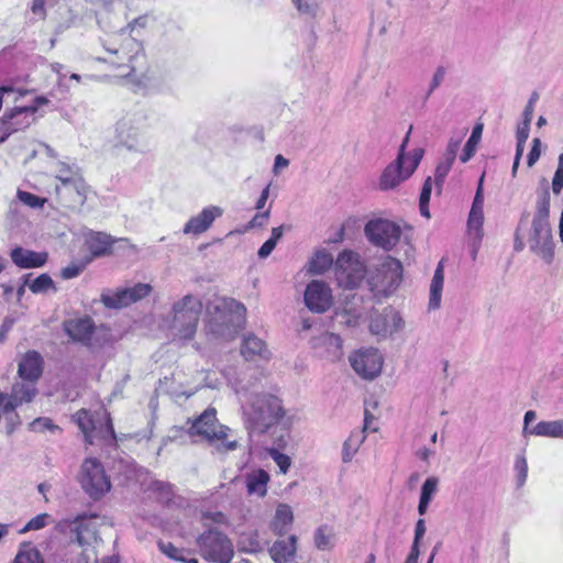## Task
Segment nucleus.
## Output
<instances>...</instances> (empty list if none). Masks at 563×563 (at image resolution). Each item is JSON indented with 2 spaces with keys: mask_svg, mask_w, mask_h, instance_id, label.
<instances>
[{
  "mask_svg": "<svg viewBox=\"0 0 563 563\" xmlns=\"http://www.w3.org/2000/svg\"><path fill=\"white\" fill-rule=\"evenodd\" d=\"M43 373V358L36 351H29L19 362V380L13 385L14 397L32 401L37 394L36 384Z\"/></svg>",
  "mask_w": 563,
  "mask_h": 563,
  "instance_id": "6",
  "label": "nucleus"
},
{
  "mask_svg": "<svg viewBox=\"0 0 563 563\" xmlns=\"http://www.w3.org/2000/svg\"><path fill=\"white\" fill-rule=\"evenodd\" d=\"M294 514L290 506L279 504L276 508L274 520L272 521V530L277 536H283L287 531V527L292 523Z\"/></svg>",
  "mask_w": 563,
  "mask_h": 563,
  "instance_id": "28",
  "label": "nucleus"
},
{
  "mask_svg": "<svg viewBox=\"0 0 563 563\" xmlns=\"http://www.w3.org/2000/svg\"><path fill=\"white\" fill-rule=\"evenodd\" d=\"M407 143H401L397 158L390 163L379 178V189L389 190L408 179L417 169L424 151L416 147L407 151Z\"/></svg>",
  "mask_w": 563,
  "mask_h": 563,
  "instance_id": "4",
  "label": "nucleus"
},
{
  "mask_svg": "<svg viewBox=\"0 0 563 563\" xmlns=\"http://www.w3.org/2000/svg\"><path fill=\"white\" fill-rule=\"evenodd\" d=\"M48 515L41 514L32 518L21 530L20 533H25L31 530H40L46 526Z\"/></svg>",
  "mask_w": 563,
  "mask_h": 563,
  "instance_id": "44",
  "label": "nucleus"
},
{
  "mask_svg": "<svg viewBox=\"0 0 563 563\" xmlns=\"http://www.w3.org/2000/svg\"><path fill=\"white\" fill-rule=\"evenodd\" d=\"M29 288L33 294L46 292L48 289L56 290L54 280L48 274H41L29 284Z\"/></svg>",
  "mask_w": 563,
  "mask_h": 563,
  "instance_id": "35",
  "label": "nucleus"
},
{
  "mask_svg": "<svg viewBox=\"0 0 563 563\" xmlns=\"http://www.w3.org/2000/svg\"><path fill=\"white\" fill-rule=\"evenodd\" d=\"M314 544L319 550H329L333 547L331 534L327 526L319 527L314 532Z\"/></svg>",
  "mask_w": 563,
  "mask_h": 563,
  "instance_id": "37",
  "label": "nucleus"
},
{
  "mask_svg": "<svg viewBox=\"0 0 563 563\" xmlns=\"http://www.w3.org/2000/svg\"><path fill=\"white\" fill-rule=\"evenodd\" d=\"M459 144L460 143H450L446 148V152L444 153L440 162L446 163L449 166L452 167V164L455 161L459 152Z\"/></svg>",
  "mask_w": 563,
  "mask_h": 563,
  "instance_id": "56",
  "label": "nucleus"
},
{
  "mask_svg": "<svg viewBox=\"0 0 563 563\" xmlns=\"http://www.w3.org/2000/svg\"><path fill=\"white\" fill-rule=\"evenodd\" d=\"M101 412L90 413L89 411L81 409L74 416L76 423L85 434V440L89 444H95L93 429L97 428L98 416Z\"/></svg>",
  "mask_w": 563,
  "mask_h": 563,
  "instance_id": "26",
  "label": "nucleus"
},
{
  "mask_svg": "<svg viewBox=\"0 0 563 563\" xmlns=\"http://www.w3.org/2000/svg\"><path fill=\"white\" fill-rule=\"evenodd\" d=\"M223 214V210L218 206H209L197 216L190 218L185 224L183 232L185 234L198 235L206 232L217 218Z\"/></svg>",
  "mask_w": 563,
  "mask_h": 563,
  "instance_id": "17",
  "label": "nucleus"
},
{
  "mask_svg": "<svg viewBox=\"0 0 563 563\" xmlns=\"http://www.w3.org/2000/svg\"><path fill=\"white\" fill-rule=\"evenodd\" d=\"M101 301L107 308L119 309L132 303L128 288L120 289L114 294H102Z\"/></svg>",
  "mask_w": 563,
  "mask_h": 563,
  "instance_id": "32",
  "label": "nucleus"
},
{
  "mask_svg": "<svg viewBox=\"0 0 563 563\" xmlns=\"http://www.w3.org/2000/svg\"><path fill=\"white\" fill-rule=\"evenodd\" d=\"M483 221H484L483 211H473V210L470 211L467 224L471 230H479L483 225Z\"/></svg>",
  "mask_w": 563,
  "mask_h": 563,
  "instance_id": "52",
  "label": "nucleus"
},
{
  "mask_svg": "<svg viewBox=\"0 0 563 563\" xmlns=\"http://www.w3.org/2000/svg\"><path fill=\"white\" fill-rule=\"evenodd\" d=\"M63 329L74 342L90 350L101 347L104 343V340L99 338L93 320L88 316L64 321Z\"/></svg>",
  "mask_w": 563,
  "mask_h": 563,
  "instance_id": "13",
  "label": "nucleus"
},
{
  "mask_svg": "<svg viewBox=\"0 0 563 563\" xmlns=\"http://www.w3.org/2000/svg\"><path fill=\"white\" fill-rule=\"evenodd\" d=\"M300 14L308 16H316L319 11V3L317 0H291Z\"/></svg>",
  "mask_w": 563,
  "mask_h": 563,
  "instance_id": "38",
  "label": "nucleus"
},
{
  "mask_svg": "<svg viewBox=\"0 0 563 563\" xmlns=\"http://www.w3.org/2000/svg\"><path fill=\"white\" fill-rule=\"evenodd\" d=\"M89 528L86 522V518L82 516H78L75 521L71 525V532L76 534V541L84 545L87 543V540L85 538V532H88Z\"/></svg>",
  "mask_w": 563,
  "mask_h": 563,
  "instance_id": "40",
  "label": "nucleus"
},
{
  "mask_svg": "<svg viewBox=\"0 0 563 563\" xmlns=\"http://www.w3.org/2000/svg\"><path fill=\"white\" fill-rule=\"evenodd\" d=\"M335 280L339 287L344 289H356L366 276V266L357 253L344 250L341 252L334 265Z\"/></svg>",
  "mask_w": 563,
  "mask_h": 563,
  "instance_id": "9",
  "label": "nucleus"
},
{
  "mask_svg": "<svg viewBox=\"0 0 563 563\" xmlns=\"http://www.w3.org/2000/svg\"><path fill=\"white\" fill-rule=\"evenodd\" d=\"M439 479L434 476L428 477L421 487L420 499L430 503L438 489Z\"/></svg>",
  "mask_w": 563,
  "mask_h": 563,
  "instance_id": "41",
  "label": "nucleus"
},
{
  "mask_svg": "<svg viewBox=\"0 0 563 563\" xmlns=\"http://www.w3.org/2000/svg\"><path fill=\"white\" fill-rule=\"evenodd\" d=\"M80 484L82 489L95 500L101 498L111 488L109 477L99 460L88 457L81 465Z\"/></svg>",
  "mask_w": 563,
  "mask_h": 563,
  "instance_id": "11",
  "label": "nucleus"
},
{
  "mask_svg": "<svg viewBox=\"0 0 563 563\" xmlns=\"http://www.w3.org/2000/svg\"><path fill=\"white\" fill-rule=\"evenodd\" d=\"M16 196L21 202L34 209L42 208L46 202V199L23 190H18Z\"/></svg>",
  "mask_w": 563,
  "mask_h": 563,
  "instance_id": "42",
  "label": "nucleus"
},
{
  "mask_svg": "<svg viewBox=\"0 0 563 563\" xmlns=\"http://www.w3.org/2000/svg\"><path fill=\"white\" fill-rule=\"evenodd\" d=\"M476 145L477 143H466L464 150H463V153L460 157V159L463 162V163H466L468 162L473 155L475 154L476 152Z\"/></svg>",
  "mask_w": 563,
  "mask_h": 563,
  "instance_id": "63",
  "label": "nucleus"
},
{
  "mask_svg": "<svg viewBox=\"0 0 563 563\" xmlns=\"http://www.w3.org/2000/svg\"><path fill=\"white\" fill-rule=\"evenodd\" d=\"M432 191V179L428 177L422 186L419 201L422 203H429Z\"/></svg>",
  "mask_w": 563,
  "mask_h": 563,
  "instance_id": "60",
  "label": "nucleus"
},
{
  "mask_svg": "<svg viewBox=\"0 0 563 563\" xmlns=\"http://www.w3.org/2000/svg\"><path fill=\"white\" fill-rule=\"evenodd\" d=\"M353 369L365 379L377 377L383 367V355L376 349L361 351L350 357Z\"/></svg>",
  "mask_w": 563,
  "mask_h": 563,
  "instance_id": "15",
  "label": "nucleus"
},
{
  "mask_svg": "<svg viewBox=\"0 0 563 563\" xmlns=\"http://www.w3.org/2000/svg\"><path fill=\"white\" fill-rule=\"evenodd\" d=\"M540 145H541V143H533V146L527 157L528 167H532L538 162V159L541 155Z\"/></svg>",
  "mask_w": 563,
  "mask_h": 563,
  "instance_id": "61",
  "label": "nucleus"
},
{
  "mask_svg": "<svg viewBox=\"0 0 563 563\" xmlns=\"http://www.w3.org/2000/svg\"><path fill=\"white\" fill-rule=\"evenodd\" d=\"M31 10L34 14L40 15L42 19H44L45 18V0H34Z\"/></svg>",
  "mask_w": 563,
  "mask_h": 563,
  "instance_id": "64",
  "label": "nucleus"
},
{
  "mask_svg": "<svg viewBox=\"0 0 563 563\" xmlns=\"http://www.w3.org/2000/svg\"><path fill=\"white\" fill-rule=\"evenodd\" d=\"M10 257L20 268H37L46 264L48 256L45 252H35L16 246L11 251Z\"/></svg>",
  "mask_w": 563,
  "mask_h": 563,
  "instance_id": "20",
  "label": "nucleus"
},
{
  "mask_svg": "<svg viewBox=\"0 0 563 563\" xmlns=\"http://www.w3.org/2000/svg\"><path fill=\"white\" fill-rule=\"evenodd\" d=\"M483 178H484V176H482L481 179H479V184H478V187H477V190H476V195H475L474 200H473V205H472V208H471V210H473V211H483V206H484Z\"/></svg>",
  "mask_w": 563,
  "mask_h": 563,
  "instance_id": "55",
  "label": "nucleus"
},
{
  "mask_svg": "<svg viewBox=\"0 0 563 563\" xmlns=\"http://www.w3.org/2000/svg\"><path fill=\"white\" fill-rule=\"evenodd\" d=\"M241 354L247 361L255 360L256 357L268 360L271 356V352L267 349L266 343L253 333L243 338Z\"/></svg>",
  "mask_w": 563,
  "mask_h": 563,
  "instance_id": "23",
  "label": "nucleus"
},
{
  "mask_svg": "<svg viewBox=\"0 0 563 563\" xmlns=\"http://www.w3.org/2000/svg\"><path fill=\"white\" fill-rule=\"evenodd\" d=\"M152 288L148 284H142L139 283L133 287L128 288V291L130 292L131 301L135 302L147 295H150Z\"/></svg>",
  "mask_w": 563,
  "mask_h": 563,
  "instance_id": "43",
  "label": "nucleus"
},
{
  "mask_svg": "<svg viewBox=\"0 0 563 563\" xmlns=\"http://www.w3.org/2000/svg\"><path fill=\"white\" fill-rule=\"evenodd\" d=\"M15 321L16 319L11 316H7L3 319L2 324L0 325V343H3L5 341L7 334L13 328Z\"/></svg>",
  "mask_w": 563,
  "mask_h": 563,
  "instance_id": "57",
  "label": "nucleus"
},
{
  "mask_svg": "<svg viewBox=\"0 0 563 563\" xmlns=\"http://www.w3.org/2000/svg\"><path fill=\"white\" fill-rule=\"evenodd\" d=\"M371 416L367 410H365V419L364 427L362 429H357L351 432L349 438L344 441L342 446V462L349 463L352 461L354 455L357 453L360 446L366 439V429L368 426V420Z\"/></svg>",
  "mask_w": 563,
  "mask_h": 563,
  "instance_id": "21",
  "label": "nucleus"
},
{
  "mask_svg": "<svg viewBox=\"0 0 563 563\" xmlns=\"http://www.w3.org/2000/svg\"><path fill=\"white\" fill-rule=\"evenodd\" d=\"M13 563H43V560L38 550L35 548H27L18 552Z\"/></svg>",
  "mask_w": 563,
  "mask_h": 563,
  "instance_id": "39",
  "label": "nucleus"
},
{
  "mask_svg": "<svg viewBox=\"0 0 563 563\" xmlns=\"http://www.w3.org/2000/svg\"><path fill=\"white\" fill-rule=\"evenodd\" d=\"M450 169H451V166H449L446 163L439 162V164L437 165L435 174H434V181H435V186L438 188H440L442 186V184L444 183V179H445L446 175L449 174Z\"/></svg>",
  "mask_w": 563,
  "mask_h": 563,
  "instance_id": "51",
  "label": "nucleus"
},
{
  "mask_svg": "<svg viewBox=\"0 0 563 563\" xmlns=\"http://www.w3.org/2000/svg\"><path fill=\"white\" fill-rule=\"evenodd\" d=\"M297 551V537L290 536L288 540H277L269 550L275 563H291Z\"/></svg>",
  "mask_w": 563,
  "mask_h": 563,
  "instance_id": "24",
  "label": "nucleus"
},
{
  "mask_svg": "<svg viewBox=\"0 0 563 563\" xmlns=\"http://www.w3.org/2000/svg\"><path fill=\"white\" fill-rule=\"evenodd\" d=\"M239 551L249 553H257L262 551V544L258 540L257 532L242 534L239 541Z\"/></svg>",
  "mask_w": 563,
  "mask_h": 563,
  "instance_id": "34",
  "label": "nucleus"
},
{
  "mask_svg": "<svg viewBox=\"0 0 563 563\" xmlns=\"http://www.w3.org/2000/svg\"><path fill=\"white\" fill-rule=\"evenodd\" d=\"M201 556L212 563H230L234 555V547L227 534L209 529L197 538Z\"/></svg>",
  "mask_w": 563,
  "mask_h": 563,
  "instance_id": "8",
  "label": "nucleus"
},
{
  "mask_svg": "<svg viewBox=\"0 0 563 563\" xmlns=\"http://www.w3.org/2000/svg\"><path fill=\"white\" fill-rule=\"evenodd\" d=\"M276 243L273 240H267L264 242V244L260 247L257 255L261 258H266L275 249Z\"/></svg>",
  "mask_w": 563,
  "mask_h": 563,
  "instance_id": "62",
  "label": "nucleus"
},
{
  "mask_svg": "<svg viewBox=\"0 0 563 563\" xmlns=\"http://www.w3.org/2000/svg\"><path fill=\"white\" fill-rule=\"evenodd\" d=\"M36 112V107H16L10 112H5L2 118L3 135L0 141H5L13 132H18L27 128Z\"/></svg>",
  "mask_w": 563,
  "mask_h": 563,
  "instance_id": "16",
  "label": "nucleus"
},
{
  "mask_svg": "<svg viewBox=\"0 0 563 563\" xmlns=\"http://www.w3.org/2000/svg\"><path fill=\"white\" fill-rule=\"evenodd\" d=\"M269 216H271V210L269 209H267V210H265L263 212L256 213L252 218V220L249 222L247 228L249 229L263 228L264 225L267 224Z\"/></svg>",
  "mask_w": 563,
  "mask_h": 563,
  "instance_id": "49",
  "label": "nucleus"
},
{
  "mask_svg": "<svg viewBox=\"0 0 563 563\" xmlns=\"http://www.w3.org/2000/svg\"><path fill=\"white\" fill-rule=\"evenodd\" d=\"M303 300L310 311L323 313L333 303L332 290L325 282L312 280L306 287Z\"/></svg>",
  "mask_w": 563,
  "mask_h": 563,
  "instance_id": "14",
  "label": "nucleus"
},
{
  "mask_svg": "<svg viewBox=\"0 0 563 563\" xmlns=\"http://www.w3.org/2000/svg\"><path fill=\"white\" fill-rule=\"evenodd\" d=\"M214 408L206 409L189 427L190 435H200L209 442L217 441L218 450L233 451L238 446L236 441H227L229 428L218 426Z\"/></svg>",
  "mask_w": 563,
  "mask_h": 563,
  "instance_id": "7",
  "label": "nucleus"
},
{
  "mask_svg": "<svg viewBox=\"0 0 563 563\" xmlns=\"http://www.w3.org/2000/svg\"><path fill=\"white\" fill-rule=\"evenodd\" d=\"M333 263V258L331 254L325 251H320L316 253L314 257L310 263V271L314 274H322L325 272Z\"/></svg>",
  "mask_w": 563,
  "mask_h": 563,
  "instance_id": "33",
  "label": "nucleus"
},
{
  "mask_svg": "<svg viewBox=\"0 0 563 563\" xmlns=\"http://www.w3.org/2000/svg\"><path fill=\"white\" fill-rule=\"evenodd\" d=\"M269 474L264 470H255L245 475V486L251 496L264 497L267 494Z\"/></svg>",
  "mask_w": 563,
  "mask_h": 563,
  "instance_id": "25",
  "label": "nucleus"
},
{
  "mask_svg": "<svg viewBox=\"0 0 563 563\" xmlns=\"http://www.w3.org/2000/svg\"><path fill=\"white\" fill-rule=\"evenodd\" d=\"M271 456L275 461V463L278 465L282 473H287V471L290 467L291 461L290 457L286 454H283L278 452L277 450H273L271 452Z\"/></svg>",
  "mask_w": 563,
  "mask_h": 563,
  "instance_id": "46",
  "label": "nucleus"
},
{
  "mask_svg": "<svg viewBox=\"0 0 563 563\" xmlns=\"http://www.w3.org/2000/svg\"><path fill=\"white\" fill-rule=\"evenodd\" d=\"M320 340L322 341V343L324 345H328V346H331V347H334L335 351H334V354L339 353L341 351V347H342V340L341 338L338 335V334H334V333H324Z\"/></svg>",
  "mask_w": 563,
  "mask_h": 563,
  "instance_id": "50",
  "label": "nucleus"
},
{
  "mask_svg": "<svg viewBox=\"0 0 563 563\" xmlns=\"http://www.w3.org/2000/svg\"><path fill=\"white\" fill-rule=\"evenodd\" d=\"M173 320L170 329L175 336L181 340H191L202 311L201 300L194 295H186L173 305Z\"/></svg>",
  "mask_w": 563,
  "mask_h": 563,
  "instance_id": "5",
  "label": "nucleus"
},
{
  "mask_svg": "<svg viewBox=\"0 0 563 563\" xmlns=\"http://www.w3.org/2000/svg\"><path fill=\"white\" fill-rule=\"evenodd\" d=\"M97 428L93 429V435L96 439H102L107 443L115 442V433L110 417L106 411H102L98 416Z\"/></svg>",
  "mask_w": 563,
  "mask_h": 563,
  "instance_id": "30",
  "label": "nucleus"
},
{
  "mask_svg": "<svg viewBox=\"0 0 563 563\" xmlns=\"http://www.w3.org/2000/svg\"><path fill=\"white\" fill-rule=\"evenodd\" d=\"M530 124L531 121H527L523 119L520 123H518L516 129L517 141H527V139L529 137Z\"/></svg>",
  "mask_w": 563,
  "mask_h": 563,
  "instance_id": "58",
  "label": "nucleus"
},
{
  "mask_svg": "<svg viewBox=\"0 0 563 563\" xmlns=\"http://www.w3.org/2000/svg\"><path fill=\"white\" fill-rule=\"evenodd\" d=\"M382 283L388 290H393L399 286L402 280V264L391 256L386 257L380 268Z\"/></svg>",
  "mask_w": 563,
  "mask_h": 563,
  "instance_id": "22",
  "label": "nucleus"
},
{
  "mask_svg": "<svg viewBox=\"0 0 563 563\" xmlns=\"http://www.w3.org/2000/svg\"><path fill=\"white\" fill-rule=\"evenodd\" d=\"M69 173V177L63 178V185L58 186L56 191L64 207L75 209L85 205L89 187L75 163L70 164Z\"/></svg>",
  "mask_w": 563,
  "mask_h": 563,
  "instance_id": "10",
  "label": "nucleus"
},
{
  "mask_svg": "<svg viewBox=\"0 0 563 563\" xmlns=\"http://www.w3.org/2000/svg\"><path fill=\"white\" fill-rule=\"evenodd\" d=\"M388 307L383 309L380 313H377L372 317L369 323V331L372 334L379 335L386 338L390 332V322L388 313Z\"/></svg>",
  "mask_w": 563,
  "mask_h": 563,
  "instance_id": "31",
  "label": "nucleus"
},
{
  "mask_svg": "<svg viewBox=\"0 0 563 563\" xmlns=\"http://www.w3.org/2000/svg\"><path fill=\"white\" fill-rule=\"evenodd\" d=\"M158 548L165 555L175 561L185 560V554H189L186 549L177 548L172 542L159 541Z\"/></svg>",
  "mask_w": 563,
  "mask_h": 563,
  "instance_id": "36",
  "label": "nucleus"
},
{
  "mask_svg": "<svg viewBox=\"0 0 563 563\" xmlns=\"http://www.w3.org/2000/svg\"><path fill=\"white\" fill-rule=\"evenodd\" d=\"M364 233L373 245L389 251L399 242L401 229L395 222L379 218L369 220L365 224Z\"/></svg>",
  "mask_w": 563,
  "mask_h": 563,
  "instance_id": "12",
  "label": "nucleus"
},
{
  "mask_svg": "<svg viewBox=\"0 0 563 563\" xmlns=\"http://www.w3.org/2000/svg\"><path fill=\"white\" fill-rule=\"evenodd\" d=\"M537 437L563 439V419L540 421L530 430Z\"/></svg>",
  "mask_w": 563,
  "mask_h": 563,
  "instance_id": "29",
  "label": "nucleus"
},
{
  "mask_svg": "<svg viewBox=\"0 0 563 563\" xmlns=\"http://www.w3.org/2000/svg\"><path fill=\"white\" fill-rule=\"evenodd\" d=\"M242 411L250 433H266L285 417L282 400L271 394L254 395L250 404L242 407Z\"/></svg>",
  "mask_w": 563,
  "mask_h": 563,
  "instance_id": "2",
  "label": "nucleus"
},
{
  "mask_svg": "<svg viewBox=\"0 0 563 563\" xmlns=\"http://www.w3.org/2000/svg\"><path fill=\"white\" fill-rule=\"evenodd\" d=\"M445 76V68L440 66L433 74L430 88L427 92V98L441 85Z\"/></svg>",
  "mask_w": 563,
  "mask_h": 563,
  "instance_id": "53",
  "label": "nucleus"
},
{
  "mask_svg": "<svg viewBox=\"0 0 563 563\" xmlns=\"http://www.w3.org/2000/svg\"><path fill=\"white\" fill-rule=\"evenodd\" d=\"M151 488L154 492H157V493L162 494L165 497H168V496L172 495V485L169 483H166V482L154 481L151 484Z\"/></svg>",
  "mask_w": 563,
  "mask_h": 563,
  "instance_id": "59",
  "label": "nucleus"
},
{
  "mask_svg": "<svg viewBox=\"0 0 563 563\" xmlns=\"http://www.w3.org/2000/svg\"><path fill=\"white\" fill-rule=\"evenodd\" d=\"M31 429L35 432H42L44 430H55L58 427L54 426L49 418H36L30 424Z\"/></svg>",
  "mask_w": 563,
  "mask_h": 563,
  "instance_id": "47",
  "label": "nucleus"
},
{
  "mask_svg": "<svg viewBox=\"0 0 563 563\" xmlns=\"http://www.w3.org/2000/svg\"><path fill=\"white\" fill-rule=\"evenodd\" d=\"M444 284V271L442 261L438 264L430 285L429 309L435 310L441 306L442 289Z\"/></svg>",
  "mask_w": 563,
  "mask_h": 563,
  "instance_id": "27",
  "label": "nucleus"
},
{
  "mask_svg": "<svg viewBox=\"0 0 563 563\" xmlns=\"http://www.w3.org/2000/svg\"><path fill=\"white\" fill-rule=\"evenodd\" d=\"M246 308L232 298H219L207 306L205 330L217 340H233L243 325Z\"/></svg>",
  "mask_w": 563,
  "mask_h": 563,
  "instance_id": "1",
  "label": "nucleus"
},
{
  "mask_svg": "<svg viewBox=\"0 0 563 563\" xmlns=\"http://www.w3.org/2000/svg\"><path fill=\"white\" fill-rule=\"evenodd\" d=\"M86 264L77 265L73 264L62 269L60 276L64 279H70L77 277L85 268Z\"/></svg>",
  "mask_w": 563,
  "mask_h": 563,
  "instance_id": "54",
  "label": "nucleus"
},
{
  "mask_svg": "<svg viewBox=\"0 0 563 563\" xmlns=\"http://www.w3.org/2000/svg\"><path fill=\"white\" fill-rule=\"evenodd\" d=\"M388 309L389 314L387 316L389 317V322L391 325L389 334H391L393 332L400 331L404 328L405 322L398 311L391 307H388Z\"/></svg>",
  "mask_w": 563,
  "mask_h": 563,
  "instance_id": "48",
  "label": "nucleus"
},
{
  "mask_svg": "<svg viewBox=\"0 0 563 563\" xmlns=\"http://www.w3.org/2000/svg\"><path fill=\"white\" fill-rule=\"evenodd\" d=\"M515 470L517 471V482L518 485L521 486L526 482L528 474V464L527 460L523 455L517 456L515 463Z\"/></svg>",
  "mask_w": 563,
  "mask_h": 563,
  "instance_id": "45",
  "label": "nucleus"
},
{
  "mask_svg": "<svg viewBox=\"0 0 563 563\" xmlns=\"http://www.w3.org/2000/svg\"><path fill=\"white\" fill-rule=\"evenodd\" d=\"M361 303L362 297L357 294L346 296L343 308L335 311V322L351 328L356 327L362 314L360 310Z\"/></svg>",
  "mask_w": 563,
  "mask_h": 563,
  "instance_id": "18",
  "label": "nucleus"
},
{
  "mask_svg": "<svg viewBox=\"0 0 563 563\" xmlns=\"http://www.w3.org/2000/svg\"><path fill=\"white\" fill-rule=\"evenodd\" d=\"M114 242L115 240L107 233L89 232L86 235L85 245L91 254V257L86 263H89L92 258L110 255Z\"/></svg>",
  "mask_w": 563,
  "mask_h": 563,
  "instance_id": "19",
  "label": "nucleus"
},
{
  "mask_svg": "<svg viewBox=\"0 0 563 563\" xmlns=\"http://www.w3.org/2000/svg\"><path fill=\"white\" fill-rule=\"evenodd\" d=\"M550 217V189L545 179L538 190L536 213L532 220V232L529 238L530 250L541 256L547 263L554 257V243L549 222Z\"/></svg>",
  "mask_w": 563,
  "mask_h": 563,
  "instance_id": "3",
  "label": "nucleus"
}]
</instances>
